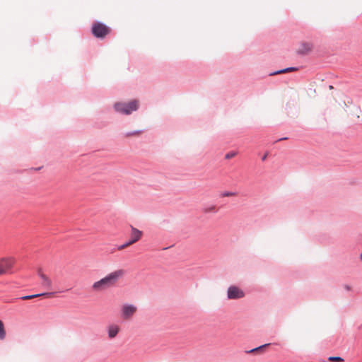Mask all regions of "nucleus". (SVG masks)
<instances>
[{
    "mask_svg": "<svg viewBox=\"0 0 362 362\" xmlns=\"http://www.w3.org/2000/svg\"><path fill=\"white\" fill-rule=\"evenodd\" d=\"M245 296L244 291L238 286H230L227 291V297L228 299L235 300L242 298Z\"/></svg>",
    "mask_w": 362,
    "mask_h": 362,
    "instance_id": "nucleus-6",
    "label": "nucleus"
},
{
    "mask_svg": "<svg viewBox=\"0 0 362 362\" xmlns=\"http://www.w3.org/2000/svg\"><path fill=\"white\" fill-rule=\"evenodd\" d=\"M142 235V231L133 226H131L130 239L129 240V243L132 245L134 244L141 238Z\"/></svg>",
    "mask_w": 362,
    "mask_h": 362,
    "instance_id": "nucleus-7",
    "label": "nucleus"
},
{
    "mask_svg": "<svg viewBox=\"0 0 362 362\" xmlns=\"http://www.w3.org/2000/svg\"><path fill=\"white\" fill-rule=\"evenodd\" d=\"M38 274L42 279V286L50 288L52 286V281L51 279L45 274H43L40 270L38 272Z\"/></svg>",
    "mask_w": 362,
    "mask_h": 362,
    "instance_id": "nucleus-9",
    "label": "nucleus"
},
{
    "mask_svg": "<svg viewBox=\"0 0 362 362\" xmlns=\"http://www.w3.org/2000/svg\"><path fill=\"white\" fill-rule=\"evenodd\" d=\"M312 49V45L310 44H303L302 47L298 49V52L301 54H307Z\"/></svg>",
    "mask_w": 362,
    "mask_h": 362,
    "instance_id": "nucleus-12",
    "label": "nucleus"
},
{
    "mask_svg": "<svg viewBox=\"0 0 362 362\" xmlns=\"http://www.w3.org/2000/svg\"><path fill=\"white\" fill-rule=\"evenodd\" d=\"M141 131H134L132 132H127L125 134V137H131V136H139L141 134Z\"/></svg>",
    "mask_w": 362,
    "mask_h": 362,
    "instance_id": "nucleus-14",
    "label": "nucleus"
},
{
    "mask_svg": "<svg viewBox=\"0 0 362 362\" xmlns=\"http://www.w3.org/2000/svg\"><path fill=\"white\" fill-rule=\"evenodd\" d=\"M91 30L95 37L104 38L110 33L111 30L106 25L100 22H95L93 24Z\"/></svg>",
    "mask_w": 362,
    "mask_h": 362,
    "instance_id": "nucleus-4",
    "label": "nucleus"
},
{
    "mask_svg": "<svg viewBox=\"0 0 362 362\" xmlns=\"http://www.w3.org/2000/svg\"><path fill=\"white\" fill-rule=\"evenodd\" d=\"M237 154H238L237 151H230L225 155V159L230 160V159L235 157L237 156Z\"/></svg>",
    "mask_w": 362,
    "mask_h": 362,
    "instance_id": "nucleus-16",
    "label": "nucleus"
},
{
    "mask_svg": "<svg viewBox=\"0 0 362 362\" xmlns=\"http://www.w3.org/2000/svg\"><path fill=\"white\" fill-rule=\"evenodd\" d=\"M16 259L13 257H6L0 259V276L12 274Z\"/></svg>",
    "mask_w": 362,
    "mask_h": 362,
    "instance_id": "nucleus-3",
    "label": "nucleus"
},
{
    "mask_svg": "<svg viewBox=\"0 0 362 362\" xmlns=\"http://www.w3.org/2000/svg\"><path fill=\"white\" fill-rule=\"evenodd\" d=\"M267 156H268V153H265L264 156L262 157V160H265L266 158H267Z\"/></svg>",
    "mask_w": 362,
    "mask_h": 362,
    "instance_id": "nucleus-22",
    "label": "nucleus"
},
{
    "mask_svg": "<svg viewBox=\"0 0 362 362\" xmlns=\"http://www.w3.org/2000/svg\"><path fill=\"white\" fill-rule=\"evenodd\" d=\"M344 288L346 291H351V289H352V287H351V286H349V285H345V286H344Z\"/></svg>",
    "mask_w": 362,
    "mask_h": 362,
    "instance_id": "nucleus-21",
    "label": "nucleus"
},
{
    "mask_svg": "<svg viewBox=\"0 0 362 362\" xmlns=\"http://www.w3.org/2000/svg\"><path fill=\"white\" fill-rule=\"evenodd\" d=\"M136 306L132 304H124L122 305L121 309L122 318L126 320H129L136 313Z\"/></svg>",
    "mask_w": 362,
    "mask_h": 362,
    "instance_id": "nucleus-5",
    "label": "nucleus"
},
{
    "mask_svg": "<svg viewBox=\"0 0 362 362\" xmlns=\"http://www.w3.org/2000/svg\"><path fill=\"white\" fill-rule=\"evenodd\" d=\"M269 345H270V344H266L259 346H258L257 348L252 349L251 350L246 351V353L247 354H252V353H254V354H262V353L264 352V351L265 350L266 347H267Z\"/></svg>",
    "mask_w": 362,
    "mask_h": 362,
    "instance_id": "nucleus-10",
    "label": "nucleus"
},
{
    "mask_svg": "<svg viewBox=\"0 0 362 362\" xmlns=\"http://www.w3.org/2000/svg\"><path fill=\"white\" fill-rule=\"evenodd\" d=\"M132 245V244L129 243V241L125 243L124 244L122 245H119L118 247V250H122L129 246Z\"/></svg>",
    "mask_w": 362,
    "mask_h": 362,
    "instance_id": "nucleus-20",
    "label": "nucleus"
},
{
    "mask_svg": "<svg viewBox=\"0 0 362 362\" xmlns=\"http://www.w3.org/2000/svg\"><path fill=\"white\" fill-rule=\"evenodd\" d=\"M294 70H296V69L293 68V67L288 68V69H283V70H280V71L274 73V74H279L286 73V72L291 71H294Z\"/></svg>",
    "mask_w": 362,
    "mask_h": 362,
    "instance_id": "nucleus-18",
    "label": "nucleus"
},
{
    "mask_svg": "<svg viewBox=\"0 0 362 362\" xmlns=\"http://www.w3.org/2000/svg\"><path fill=\"white\" fill-rule=\"evenodd\" d=\"M329 361H333L337 362H343L344 359L339 356H331L329 358Z\"/></svg>",
    "mask_w": 362,
    "mask_h": 362,
    "instance_id": "nucleus-17",
    "label": "nucleus"
},
{
    "mask_svg": "<svg viewBox=\"0 0 362 362\" xmlns=\"http://www.w3.org/2000/svg\"><path fill=\"white\" fill-rule=\"evenodd\" d=\"M6 337V331L3 322L0 320V339L3 340Z\"/></svg>",
    "mask_w": 362,
    "mask_h": 362,
    "instance_id": "nucleus-13",
    "label": "nucleus"
},
{
    "mask_svg": "<svg viewBox=\"0 0 362 362\" xmlns=\"http://www.w3.org/2000/svg\"><path fill=\"white\" fill-rule=\"evenodd\" d=\"M216 211H217V209H216V206H214V205H212V206L205 208L204 209V212L206 214L216 213Z\"/></svg>",
    "mask_w": 362,
    "mask_h": 362,
    "instance_id": "nucleus-15",
    "label": "nucleus"
},
{
    "mask_svg": "<svg viewBox=\"0 0 362 362\" xmlns=\"http://www.w3.org/2000/svg\"><path fill=\"white\" fill-rule=\"evenodd\" d=\"M119 327L117 325H110L107 327L108 337L110 339L115 338L119 332Z\"/></svg>",
    "mask_w": 362,
    "mask_h": 362,
    "instance_id": "nucleus-8",
    "label": "nucleus"
},
{
    "mask_svg": "<svg viewBox=\"0 0 362 362\" xmlns=\"http://www.w3.org/2000/svg\"><path fill=\"white\" fill-rule=\"evenodd\" d=\"M52 294V293H39V294H35V295L25 296L21 297V299L24 300H30V299H33L35 298L40 297V296H49Z\"/></svg>",
    "mask_w": 362,
    "mask_h": 362,
    "instance_id": "nucleus-11",
    "label": "nucleus"
},
{
    "mask_svg": "<svg viewBox=\"0 0 362 362\" xmlns=\"http://www.w3.org/2000/svg\"><path fill=\"white\" fill-rule=\"evenodd\" d=\"M235 195H236V194L235 192H226L222 194V197H234Z\"/></svg>",
    "mask_w": 362,
    "mask_h": 362,
    "instance_id": "nucleus-19",
    "label": "nucleus"
},
{
    "mask_svg": "<svg viewBox=\"0 0 362 362\" xmlns=\"http://www.w3.org/2000/svg\"><path fill=\"white\" fill-rule=\"evenodd\" d=\"M360 258L362 260V253L361 254Z\"/></svg>",
    "mask_w": 362,
    "mask_h": 362,
    "instance_id": "nucleus-23",
    "label": "nucleus"
},
{
    "mask_svg": "<svg viewBox=\"0 0 362 362\" xmlns=\"http://www.w3.org/2000/svg\"><path fill=\"white\" fill-rule=\"evenodd\" d=\"M124 270L121 269L108 274L104 278L93 283L92 285L93 291L95 292H100L113 287L117 282L124 276Z\"/></svg>",
    "mask_w": 362,
    "mask_h": 362,
    "instance_id": "nucleus-1",
    "label": "nucleus"
},
{
    "mask_svg": "<svg viewBox=\"0 0 362 362\" xmlns=\"http://www.w3.org/2000/svg\"><path fill=\"white\" fill-rule=\"evenodd\" d=\"M115 109L117 112L129 115L133 111H135L138 108V101L134 100L129 103H116L115 104Z\"/></svg>",
    "mask_w": 362,
    "mask_h": 362,
    "instance_id": "nucleus-2",
    "label": "nucleus"
}]
</instances>
